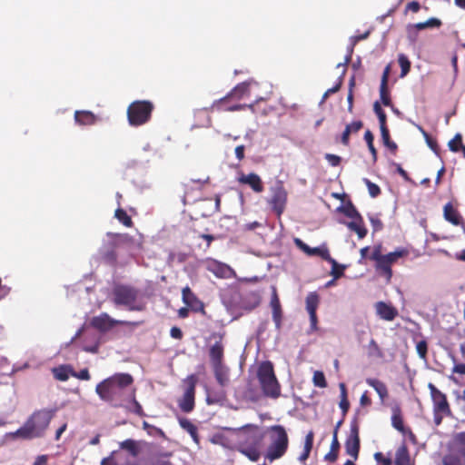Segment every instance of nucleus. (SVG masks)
I'll use <instances>...</instances> for the list:
<instances>
[{
	"mask_svg": "<svg viewBox=\"0 0 465 465\" xmlns=\"http://www.w3.org/2000/svg\"><path fill=\"white\" fill-rule=\"evenodd\" d=\"M337 212L342 213L344 215L353 220L362 222L361 215L351 201H348L345 204L340 205L337 208Z\"/></svg>",
	"mask_w": 465,
	"mask_h": 465,
	"instance_id": "obj_24",
	"label": "nucleus"
},
{
	"mask_svg": "<svg viewBox=\"0 0 465 465\" xmlns=\"http://www.w3.org/2000/svg\"><path fill=\"white\" fill-rule=\"evenodd\" d=\"M383 144L390 150L395 152L397 150V144L391 140L389 129L386 127L380 128Z\"/></svg>",
	"mask_w": 465,
	"mask_h": 465,
	"instance_id": "obj_40",
	"label": "nucleus"
},
{
	"mask_svg": "<svg viewBox=\"0 0 465 465\" xmlns=\"http://www.w3.org/2000/svg\"><path fill=\"white\" fill-rule=\"evenodd\" d=\"M369 220L374 232L382 230L383 223L378 215H369Z\"/></svg>",
	"mask_w": 465,
	"mask_h": 465,
	"instance_id": "obj_56",
	"label": "nucleus"
},
{
	"mask_svg": "<svg viewBox=\"0 0 465 465\" xmlns=\"http://www.w3.org/2000/svg\"><path fill=\"white\" fill-rule=\"evenodd\" d=\"M331 265V275L334 278V279H339L341 278V276H343L344 274V270L347 268V265L345 264H340L337 262V261L335 260V263H330Z\"/></svg>",
	"mask_w": 465,
	"mask_h": 465,
	"instance_id": "obj_46",
	"label": "nucleus"
},
{
	"mask_svg": "<svg viewBox=\"0 0 465 465\" xmlns=\"http://www.w3.org/2000/svg\"><path fill=\"white\" fill-rule=\"evenodd\" d=\"M117 453L116 450L111 452V454L104 458L101 461V465H117V462L114 460V455Z\"/></svg>",
	"mask_w": 465,
	"mask_h": 465,
	"instance_id": "obj_63",
	"label": "nucleus"
},
{
	"mask_svg": "<svg viewBox=\"0 0 465 465\" xmlns=\"http://www.w3.org/2000/svg\"><path fill=\"white\" fill-rule=\"evenodd\" d=\"M363 126L361 121H354L350 124H347L341 137V142L343 145L349 144V138L351 134L358 133Z\"/></svg>",
	"mask_w": 465,
	"mask_h": 465,
	"instance_id": "obj_25",
	"label": "nucleus"
},
{
	"mask_svg": "<svg viewBox=\"0 0 465 465\" xmlns=\"http://www.w3.org/2000/svg\"><path fill=\"white\" fill-rule=\"evenodd\" d=\"M356 44H354L353 42H351L350 45L347 47V54L345 56V59H344V62L343 63H339L337 64V67H342L343 69L346 70V65L351 62V54L353 53V48H354V45Z\"/></svg>",
	"mask_w": 465,
	"mask_h": 465,
	"instance_id": "obj_55",
	"label": "nucleus"
},
{
	"mask_svg": "<svg viewBox=\"0 0 465 465\" xmlns=\"http://www.w3.org/2000/svg\"><path fill=\"white\" fill-rule=\"evenodd\" d=\"M366 383L375 390L381 401L388 397V389L382 381L377 379L368 378Z\"/></svg>",
	"mask_w": 465,
	"mask_h": 465,
	"instance_id": "obj_28",
	"label": "nucleus"
},
{
	"mask_svg": "<svg viewBox=\"0 0 465 465\" xmlns=\"http://www.w3.org/2000/svg\"><path fill=\"white\" fill-rule=\"evenodd\" d=\"M90 323L94 328H95L101 331H106L111 330L115 325L125 324L126 322L114 320V319L111 318L107 313L104 312V313H101L98 316L94 317L91 320Z\"/></svg>",
	"mask_w": 465,
	"mask_h": 465,
	"instance_id": "obj_14",
	"label": "nucleus"
},
{
	"mask_svg": "<svg viewBox=\"0 0 465 465\" xmlns=\"http://www.w3.org/2000/svg\"><path fill=\"white\" fill-rule=\"evenodd\" d=\"M74 120L79 124L89 125L95 122V116L89 111H76Z\"/></svg>",
	"mask_w": 465,
	"mask_h": 465,
	"instance_id": "obj_30",
	"label": "nucleus"
},
{
	"mask_svg": "<svg viewBox=\"0 0 465 465\" xmlns=\"http://www.w3.org/2000/svg\"><path fill=\"white\" fill-rule=\"evenodd\" d=\"M239 451L252 461H257L260 459V452L254 446L240 448Z\"/></svg>",
	"mask_w": 465,
	"mask_h": 465,
	"instance_id": "obj_38",
	"label": "nucleus"
},
{
	"mask_svg": "<svg viewBox=\"0 0 465 465\" xmlns=\"http://www.w3.org/2000/svg\"><path fill=\"white\" fill-rule=\"evenodd\" d=\"M272 320L275 323L277 330L281 329L282 324V308H272Z\"/></svg>",
	"mask_w": 465,
	"mask_h": 465,
	"instance_id": "obj_57",
	"label": "nucleus"
},
{
	"mask_svg": "<svg viewBox=\"0 0 465 465\" xmlns=\"http://www.w3.org/2000/svg\"><path fill=\"white\" fill-rule=\"evenodd\" d=\"M325 159L329 162L331 166H338L341 161V158L336 154L326 153Z\"/></svg>",
	"mask_w": 465,
	"mask_h": 465,
	"instance_id": "obj_60",
	"label": "nucleus"
},
{
	"mask_svg": "<svg viewBox=\"0 0 465 465\" xmlns=\"http://www.w3.org/2000/svg\"><path fill=\"white\" fill-rule=\"evenodd\" d=\"M238 182L248 184L255 193H262L263 190L262 183L260 176L254 173L249 174H241Z\"/></svg>",
	"mask_w": 465,
	"mask_h": 465,
	"instance_id": "obj_17",
	"label": "nucleus"
},
{
	"mask_svg": "<svg viewBox=\"0 0 465 465\" xmlns=\"http://www.w3.org/2000/svg\"><path fill=\"white\" fill-rule=\"evenodd\" d=\"M416 350H417V353H418L419 357L420 359L425 360L426 356H427V351H428V344H427L426 341L422 340V341H419L416 345Z\"/></svg>",
	"mask_w": 465,
	"mask_h": 465,
	"instance_id": "obj_54",
	"label": "nucleus"
},
{
	"mask_svg": "<svg viewBox=\"0 0 465 465\" xmlns=\"http://www.w3.org/2000/svg\"><path fill=\"white\" fill-rule=\"evenodd\" d=\"M250 82H242L237 84L231 92L229 95H232L237 99L242 98L244 95L249 94V86L251 84Z\"/></svg>",
	"mask_w": 465,
	"mask_h": 465,
	"instance_id": "obj_37",
	"label": "nucleus"
},
{
	"mask_svg": "<svg viewBox=\"0 0 465 465\" xmlns=\"http://www.w3.org/2000/svg\"><path fill=\"white\" fill-rule=\"evenodd\" d=\"M221 387L218 390L206 388V402L208 405L222 404L226 400V391Z\"/></svg>",
	"mask_w": 465,
	"mask_h": 465,
	"instance_id": "obj_20",
	"label": "nucleus"
},
{
	"mask_svg": "<svg viewBox=\"0 0 465 465\" xmlns=\"http://www.w3.org/2000/svg\"><path fill=\"white\" fill-rule=\"evenodd\" d=\"M119 447L121 450L128 451L129 454L134 458H136L141 451L138 442L133 439H127L121 441L119 443Z\"/></svg>",
	"mask_w": 465,
	"mask_h": 465,
	"instance_id": "obj_29",
	"label": "nucleus"
},
{
	"mask_svg": "<svg viewBox=\"0 0 465 465\" xmlns=\"http://www.w3.org/2000/svg\"><path fill=\"white\" fill-rule=\"evenodd\" d=\"M313 383L316 387L325 388L327 387V381L322 371H317L313 374Z\"/></svg>",
	"mask_w": 465,
	"mask_h": 465,
	"instance_id": "obj_51",
	"label": "nucleus"
},
{
	"mask_svg": "<svg viewBox=\"0 0 465 465\" xmlns=\"http://www.w3.org/2000/svg\"><path fill=\"white\" fill-rule=\"evenodd\" d=\"M446 456H453L458 460L459 464L465 465V431L455 435L452 449Z\"/></svg>",
	"mask_w": 465,
	"mask_h": 465,
	"instance_id": "obj_13",
	"label": "nucleus"
},
{
	"mask_svg": "<svg viewBox=\"0 0 465 465\" xmlns=\"http://www.w3.org/2000/svg\"><path fill=\"white\" fill-rule=\"evenodd\" d=\"M287 200V193L282 183H278L272 188V198L269 201L272 210L278 214H282L284 210Z\"/></svg>",
	"mask_w": 465,
	"mask_h": 465,
	"instance_id": "obj_10",
	"label": "nucleus"
},
{
	"mask_svg": "<svg viewBox=\"0 0 465 465\" xmlns=\"http://www.w3.org/2000/svg\"><path fill=\"white\" fill-rule=\"evenodd\" d=\"M182 295L183 302L187 305H192L193 302L197 300L195 295L188 286L183 288Z\"/></svg>",
	"mask_w": 465,
	"mask_h": 465,
	"instance_id": "obj_50",
	"label": "nucleus"
},
{
	"mask_svg": "<svg viewBox=\"0 0 465 465\" xmlns=\"http://www.w3.org/2000/svg\"><path fill=\"white\" fill-rule=\"evenodd\" d=\"M153 104L148 101H135L127 109L128 121L131 125H141L151 116Z\"/></svg>",
	"mask_w": 465,
	"mask_h": 465,
	"instance_id": "obj_6",
	"label": "nucleus"
},
{
	"mask_svg": "<svg viewBox=\"0 0 465 465\" xmlns=\"http://www.w3.org/2000/svg\"><path fill=\"white\" fill-rule=\"evenodd\" d=\"M442 464L443 465H463L459 464L458 460L454 458L453 456H444L442 459Z\"/></svg>",
	"mask_w": 465,
	"mask_h": 465,
	"instance_id": "obj_64",
	"label": "nucleus"
},
{
	"mask_svg": "<svg viewBox=\"0 0 465 465\" xmlns=\"http://www.w3.org/2000/svg\"><path fill=\"white\" fill-rule=\"evenodd\" d=\"M305 302L308 313H316L319 304V295L316 292H310L306 297Z\"/></svg>",
	"mask_w": 465,
	"mask_h": 465,
	"instance_id": "obj_36",
	"label": "nucleus"
},
{
	"mask_svg": "<svg viewBox=\"0 0 465 465\" xmlns=\"http://www.w3.org/2000/svg\"><path fill=\"white\" fill-rule=\"evenodd\" d=\"M257 377L263 394L277 399L281 394L280 384L274 374L273 366L270 361L262 362L257 371Z\"/></svg>",
	"mask_w": 465,
	"mask_h": 465,
	"instance_id": "obj_4",
	"label": "nucleus"
},
{
	"mask_svg": "<svg viewBox=\"0 0 465 465\" xmlns=\"http://www.w3.org/2000/svg\"><path fill=\"white\" fill-rule=\"evenodd\" d=\"M134 378L129 373H115L99 382L95 392L99 398L118 408L124 406L125 397H128L127 390L133 384Z\"/></svg>",
	"mask_w": 465,
	"mask_h": 465,
	"instance_id": "obj_1",
	"label": "nucleus"
},
{
	"mask_svg": "<svg viewBox=\"0 0 465 465\" xmlns=\"http://www.w3.org/2000/svg\"><path fill=\"white\" fill-rule=\"evenodd\" d=\"M375 308L380 318L385 321H392L398 314V312L394 307L384 302H378Z\"/></svg>",
	"mask_w": 465,
	"mask_h": 465,
	"instance_id": "obj_18",
	"label": "nucleus"
},
{
	"mask_svg": "<svg viewBox=\"0 0 465 465\" xmlns=\"http://www.w3.org/2000/svg\"><path fill=\"white\" fill-rule=\"evenodd\" d=\"M428 388L433 401V411L449 414L450 411L446 395L432 383H429Z\"/></svg>",
	"mask_w": 465,
	"mask_h": 465,
	"instance_id": "obj_11",
	"label": "nucleus"
},
{
	"mask_svg": "<svg viewBox=\"0 0 465 465\" xmlns=\"http://www.w3.org/2000/svg\"><path fill=\"white\" fill-rule=\"evenodd\" d=\"M130 240V236L126 233H114L110 232L106 233V238L104 239L114 250L119 248L122 244L129 242Z\"/></svg>",
	"mask_w": 465,
	"mask_h": 465,
	"instance_id": "obj_19",
	"label": "nucleus"
},
{
	"mask_svg": "<svg viewBox=\"0 0 465 465\" xmlns=\"http://www.w3.org/2000/svg\"><path fill=\"white\" fill-rule=\"evenodd\" d=\"M398 62L401 69V77H404L408 74V73L411 70V62L408 59V57L403 54H399Z\"/></svg>",
	"mask_w": 465,
	"mask_h": 465,
	"instance_id": "obj_42",
	"label": "nucleus"
},
{
	"mask_svg": "<svg viewBox=\"0 0 465 465\" xmlns=\"http://www.w3.org/2000/svg\"><path fill=\"white\" fill-rule=\"evenodd\" d=\"M440 25L441 21L440 19L431 17L425 22L417 23L412 26L417 30H423L426 28L440 27Z\"/></svg>",
	"mask_w": 465,
	"mask_h": 465,
	"instance_id": "obj_39",
	"label": "nucleus"
},
{
	"mask_svg": "<svg viewBox=\"0 0 465 465\" xmlns=\"http://www.w3.org/2000/svg\"><path fill=\"white\" fill-rule=\"evenodd\" d=\"M374 460L377 461L378 465H391L392 460L389 457H385L381 452H376L374 454Z\"/></svg>",
	"mask_w": 465,
	"mask_h": 465,
	"instance_id": "obj_58",
	"label": "nucleus"
},
{
	"mask_svg": "<svg viewBox=\"0 0 465 465\" xmlns=\"http://www.w3.org/2000/svg\"><path fill=\"white\" fill-rule=\"evenodd\" d=\"M341 223L345 224L351 231L355 232L360 239L364 238L367 234V229L360 224L361 222L354 220L351 222Z\"/></svg>",
	"mask_w": 465,
	"mask_h": 465,
	"instance_id": "obj_34",
	"label": "nucleus"
},
{
	"mask_svg": "<svg viewBox=\"0 0 465 465\" xmlns=\"http://www.w3.org/2000/svg\"><path fill=\"white\" fill-rule=\"evenodd\" d=\"M127 398L129 399V405L124 404L123 407L140 417L145 416L141 404L135 399V390H132Z\"/></svg>",
	"mask_w": 465,
	"mask_h": 465,
	"instance_id": "obj_26",
	"label": "nucleus"
},
{
	"mask_svg": "<svg viewBox=\"0 0 465 465\" xmlns=\"http://www.w3.org/2000/svg\"><path fill=\"white\" fill-rule=\"evenodd\" d=\"M345 73H346V70L342 69L341 74V76L339 78V83L336 85H334L333 87L329 88L324 93V94L322 96V102H323L330 94H334V93H336V92H338L340 90V88L341 86L342 77L344 76Z\"/></svg>",
	"mask_w": 465,
	"mask_h": 465,
	"instance_id": "obj_53",
	"label": "nucleus"
},
{
	"mask_svg": "<svg viewBox=\"0 0 465 465\" xmlns=\"http://www.w3.org/2000/svg\"><path fill=\"white\" fill-rule=\"evenodd\" d=\"M216 381L220 387H226L230 383V370L223 362L211 364Z\"/></svg>",
	"mask_w": 465,
	"mask_h": 465,
	"instance_id": "obj_15",
	"label": "nucleus"
},
{
	"mask_svg": "<svg viewBox=\"0 0 465 465\" xmlns=\"http://www.w3.org/2000/svg\"><path fill=\"white\" fill-rule=\"evenodd\" d=\"M73 369L67 365H61L53 369V374L54 378L61 381H65L72 376Z\"/></svg>",
	"mask_w": 465,
	"mask_h": 465,
	"instance_id": "obj_33",
	"label": "nucleus"
},
{
	"mask_svg": "<svg viewBox=\"0 0 465 465\" xmlns=\"http://www.w3.org/2000/svg\"><path fill=\"white\" fill-rule=\"evenodd\" d=\"M213 338H217L213 344L210 346L209 349V357L211 364L223 362V344L222 342L223 337L216 333L212 335Z\"/></svg>",
	"mask_w": 465,
	"mask_h": 465,
	"instance_id": "obj_16",
	"label": "nucleus"
},
{
	"mask_svg": "<svg viewBox=\"0 0 465 465\" xmlns=\"http://www.w3.org/2000/svg\"><path fill=\"white\" fill-rule=\"evenodd\" d=\"M217 277L225 278L231 272V268L221 262H214L209 267Z\"/></svg>",
	"mask_w": 465,
	"mask_h": 465,
	"instance_id": "obj_35",
	"label": "nucleus"
},
{
	"mask_svg": "<svg viewBox=\"0 0 465 465\" xmlns=\"http://www.w3.org/2000/svg\"><path fill=\"white\" fill-rule=\"evenodd\" d=\"M178 421H179L181 428L183 429L184 430H186L190 434L193 440L196 444H199L200 440H199V436H198V432H197V427L194 424H193L186 418H183V417L178 418Z\"/></svg>",
	"mask_w": 465,
	"mask_h": 465,
	"instance_id": "obj_27",
	"label": "nucleus"
},
{
	"mask_svg": "<svg viewBox=\"0 0 465 465\" xmlns=\"http://www.w3.org/2000/svg\"><path fill=\"white\" fill-rule=\"evenodd\" d=\"M115 218L122 223L124 225L130 227L132 225V219L126 213V212L121 208H118L114 213Z\"/></svg>",
	"mask_w": 465,
	"mask_h": 465,
	"instance_id": "obj_45",
	"label": "nucleus"
},
{
	"mask_svg": "<svg viewBox=\"0 0 465 465\" xmlns=\"http://www.w3.org/2000/svg\"><path fill=\"white\" fill-rule=\"evenodd\" d=\"M188 379L190 380V384L186 389L183 399L179 401V407L185 413L191 412L194 408L195 381L193 375Z\"/></svg>",
	"mask_w": 465,
	"mask_h": 465,
	"instance_id": "obj_12",
	"label": "nucleus"
},
{
	"mask_svg": "<svg viewBox=\"0 0 465 465\" xmlns=\"http://www.w3.org/2000/svg\"><path fill=\"white\" fill-rule=\"evenodd\" d=\"M391 426L401 433L405 432L403 419L401 416V409L399 407H394L392 409Z\"/></svg>",
	"mask_w": 465,
	"mask_h": 465,
	"instance_id": "obj_31",
	"label": "nucleus"
},
{
	"mask_svg": "<svg viewBox=\"0 0 465 465\" xmlns=\"http://www.w3.org/2000/svg\"><path fill=\"white\" fill-rule=\"evenodd\" d=\"M112 301L116 307L129 312H143L145 309L140 290L128 284H115L112 290Z\"/></svg>",
	"mask_w": 465,
	"mask_h": 465,
	"instance_id": "obj_3",
	"label": "nucleus"
},
{
	"mask_svg": "<svg viewBox=\"0 0 465 465\" xmlns=\"http://www.w3.org/2000/svg\"><path fill=\"white\" fill-rule=\"evenodd\" d=\"M367 349H368V355L370 357H376V358L383 357V353H382L381 348L379 347V345L373 339H371L370 341Z\"/></svg>",
	"mask_w": 465,
	"mask_h": 465,
	"instance_id": "obj_43",
	"label": "nucleus"
},
{
	"mask_svg": "<svg viewBox=\"0 0 465 465\" xmlns=\"http://www.w3.org/2000/svg\"><path fill=\"white\" fill-rule=\"evenodd\" d=\"M373 110L379 119L380 128L386 127V114L381 107L379 102H375L373 104Z\"/></svg>",
	"mask_w": 465,
	"mask_h": 465,
	"instance_id": "obj_47",
	"label": "nucleus"
},
{
	"mask_svg": "<svg viewBox=\"0 0 465 465\" xmlns=\"http://www.w3.org/2000/svg\"><path fill=\"white\" fill-rule=\"evenodd\" d=\"M395 465H414L411 460V456L407 446L403 443L396 450Z\"/></svg>",
	"mask_w": 465,
	"mask_h": 465,
	"instance_id": "obj_22",
	"label": "nucleus"
},
{
	"mask_svg": "<svg viewBox=\"0 0 465 465\" xmlns=\"http://www.w3.org/2000/svg\"><path fill=\"white\" fill-rule=\"evenodd\" d=\"M313 437L314 434L312 430L305 436L304 448L302 453L298 458L299 461L304 462L309 458L313 445Z\"/></svg>",
	"mask_w": 465,
	"mask_h": 465,
	"instance_id": "obj_32",
	"label": "nucleus"
},
{
	"mask_svg": "<svg viewBox=\"0 0 465 465\" xmlns=\"http://www.w3.org/2000/svg\"><path fill=\"white\" fill-rule=\"evenodd\" d=\"M364 140L368 145L369 151L371 153L373 162L377 161V150L374 147L373 140L374 136L370 130H367L364 134Z\"/></svg>",
	"mask_w": 465,
	"mask_h": 465,
	"instance_id": "obj_41",
	"label": "nucleus"
},
{
	"mask_svg": "<svg viewBox=\"0 0 465 465\" xmlns=\"http://www.w3.org/2000/svg\"><path fill=\"white\" fill-rule=\"evenodd\" d=\"M407 253L404 249H397L394 252H389L387 254H383L391 266L397 262L399 258H401Z\"/></svg>",
	"mask_w": 465,
	"mask_h": 465,
	"instance_id": "obj_44",
	"label": "nucleus"
},
{
	"mask_svg": "<svg viewBox=\"0 0 465 465\" xmlns=\"http://www.w3.org/2000/svg\"><path fill=\"white\" fill-rule=\"evenodd\" d=\"M363 182L365 183L368 188V192L371 197L375 198L381 193V189L376 183L371 182L367 178H364Z\"/></svg>",
	"mask_w": 465,
	"mask_h": 465,
	"instance_id": "obj_48",
	"label": "nucleus"
},
{
	"mask_svg": "<svg viewBox=\"0 0 465 465\" xmlns=\"http://www.w3.org/2000/svg\"><path fill=\"white\" fill-rule=\"evenodd\" d=\"M425 139V142L427 145L430 147V149L436 154L439 155V146L435 140H433L429 134L427 136H423Z\"/></svg>",
	"mask_w": 465,
	"mask_h": 465,
	"instance_id": "obj_59",
	"label": "nucleus"
},
{
	"mask_svg": "<svg viewBox=\"0 0 465 465\" xmlns=\"http://www.w3.org/2000/svg\"><path fill=\"white\" fill-rule=\"evenodd\" d=\"M345 451L354 460L358 459L360 451L359 426L354 419L351 423L350 435L345 441Z\"/></svg>",
	"mask_w": 465,
	"mask_h": 465,
	"instance_id": "obj_9",
	"label": "nucleus"
},
{
	"mask_svg": "<svg viewBox=\"0 0 465 465\" xmlns=\"http://www.w3.org/2000/svg\"><path fill=\"white\" fill-rule=\"evenodd\" d=\"M294 243L300 250H302L309 256H320L322 260L328 262L329 263H335V259L330 255L329 249L327 248L326 244L312 248L300 238H295Z\"/></svg>",
	"mask_w": 465,
	"mask_h": 465,
	"instance_id": "obj_8",
	"label": "nucleus"
},
{
	"mask_svg": "<svg viewBox=\"0 0 465 465\" xmlns=\"http://www.w3.org/2000/svg\"><path fill=\"white\" fill-rule=\"evenodd\" d=\"M391 164L396 167L397 173L406 181L411 182V178L408 174V173L401 167L400 163H397L395 162H392Z\"/></svg>",
	"mask_w": 465,
	"mask_h": 465,
	"instance_id": "obj_61",
	"label": "nucleus"
},
{
	"mask_svg": "<svg viewBox=\"0 0 465 465\" xmlns=\"http://www.w3.org/2000/svg\"><path fill=\"white\" fill-rule=\"evenodd\" d=\"M72 376L76 377L80 380L88 381L90 379V374L87 369H83L78 372H75L74 370L72 371Z\"/></svg>",
	"mask_w": 465,
	"mask_h": 465,
	"instance_id": "obj_62",
	"label": "nucleus"
},
{
	"mask_svg": "<svg viewBox=\"0 0 465 465\" xmlns=\"http://www.w3.org/2000/svg\"><path fill=\"white\" fill-rule=\"evenodd\" d=\"M55 410L42 409L35 411L26 420L22 427L5 434L6 438L30 440L45 436L49 424L54 416Z\"/></svg>",
	"mask_w": 465,
	"mask_h": 465,
	"instance_id": "obj_2",
	"label": "nucleus"
},
{
	"mask_svg": "<svg viewBox=\"0 0 465 465\" xmlns=\"http://www.w3.org/2000/svg\"><path fill=\"white\" fill-rule=\"evenodd\" d=\"M99 255L107 264L114 265L117 262V254L112 246L103 241V244L99 249Z\"/></svg>",
	"mask_w": 465,
	"mask_h": 465,
	"instance_id": "obj_21",
	"label": "nucleus"
},
{
	"mask_svg": "<svg viewBox=\"0 0 465 465\" xmlns=\"http://www.w3.org/2000/svg\"><path fill=\"white\" fill-rule=\"evenodd\" d=\"M443 212L446 221L450 222L453 225H459L461 223V216L457 212V210L454 209L450 203H448L444 205Z\"/></svg>",
	"mask_w": 465,
	"mask_h": 465,
	"instance_id": "obj_23",
	"label": "nucleus"
},
{
	"mask_svg": "<svg viewBox=\"0 0 465 465\" xmlns=\"http://www.w3.org/2000/svg\"><path fill=\"white\" fill-rule=\"evenodd\" d=\"M369 258L375 262V269L379 274L384 276L387 282H390L392 277V270L391 264L383 256L382 245H375Z\"/></svg>",
	"mask_w": 465,
	"mask_h": 465,
	"instance_id": "obj_7",
	"label": "nucleus"
},
{
	"mask_svg": "<svg viewBox=\"0 0 465 465\" xmlns=\"http://www.w3.org/2000/svg\"><path fill=\"white\" fill-rule=\"evenodd\" d=\"M460 143H462V136L458 133L455 134L454 138L448 143V146L451 152L457 153L460 150Z\"/></svg>",
	"mask_w": 465,
	"mask_h": 465,
	"instance_id": "obj_49",
	"label": "nucleus"
},
{
	"mask_svg": "<svg viewBox=\"0 0 465 465\" xmlns=\"http://www.w3.org/2000/svg\"><path fill=\"white\" fill-rule=\"evenodd\" d=\"M274 434L272 435V442L267 449L265 459L272 462L284 455L288 449V435L283 426L273 425L270 428Z\"/></svg>",
	"mask_w": 465,
	"mask_h": 465,
	"instance_id": "obj_5",
	"label": "nucleus"
},
{
	"mask_svg": "<svg viewBox=\"0 0 465 465\" xmlns=\"http://www.w3.org/2000/svg\"><path fill=\"white\" fill-rule=\"evenodd\" d=\"M380 96H381V103L385 106H392L391 101L390 98V94H389V91H388V86L380 85Z\"/></svg>",
	"mask_w": 465,
	"mask_h": 465,
	"instance_id": "obj_52",
	"label": "nucleus"
}]
</instances>
